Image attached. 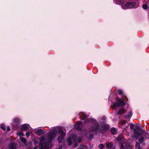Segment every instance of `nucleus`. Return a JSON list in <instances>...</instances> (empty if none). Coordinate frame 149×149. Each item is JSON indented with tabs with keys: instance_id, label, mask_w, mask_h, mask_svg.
Listing matches in <instances>:
<instances>
[{
	"instance_id": "obj_1",
	"label": "nucleus",
	"mask_w": 149,
	"mask_h": 149,
	"mask_svg": "<svg viewBox=\"0 0 149 149\" xmlns=\"http://www.w3.org/2000/svg\"><path fill=\"white\" fill-rule=\"evenodd\" d=\"M59 134L57 141L59 143H61L64 141V138L66 135V132L63 131L62 128L59 127H57L53 128L51 130L50 132L48 133V139H46L44 136L38 138L40 146V149H49L47 146L48 143L50 142L56 136L57 132Z\"/></svg>"
},
{
	"instance_id": "obj_2",
	"label": "nucleus",
	"mask_w": 149,
	"mask_h": 149,
	"mask_svg": "<svg viewBox=\"0 0 149 149\" xmlns=\"http://www.w3.org/2000/svg\"><path fill=\"white\" fill-rule=\"evenodd\" d=\"M85 122L86 123L89 122L93 123V125L91 129V131L95 132H103L104 129H107L108 128V126L105 125L102 127L103 129H101L99 127L97 122L95 120L91 118L87 119L85 120Z\"/></svg>"
},
{
	"instance_id": "obj_3",
	"label": "nucleus",
	"mask_w": 149,
	"mask_h": 149,
	"mask_svg": "<svg viewBox=\"0 0 149 149\" xmlns=\"http://www.w3.org/2000/svg\"><path fill=\"white\" fill-rule=\"evenodd\" d=\"M77 136L75 134L70 136L66 140L68 145H71L72 144H74V147H77V142H81L82 140V138L81 136H79L78 139H77Z\"/></svg>"
},
{
	"instance_id": "obj_4",
	"label": "nucleus",
	"mask_w": 149,
	"mask_h": 149,
	"mask_svg": "<svg viewBox=\"0 0 149 149\" xmlns=\"http://www.w3.org/2000/svg\"><path fill=\"white\" fill-rule=\"evenodd\" d=\"M130 128L131 130L133 129L134 134H132V137L134 139H137L139 136L145 133V131L139 127H136L134 128L133 125H130Z\"/></svg>"
},
{
	"instance_id": "obj_5",
	"label": "nucleus",
	"mask_w": 149,
	"mask_h": 149,
	"mask_svg": "<svg viewBox=\"0 0 149 149\" xmlns=\"http://www.w3.org/2000/svg\"><path fill=\"white\" fill-rule=\"evenodd\" d=\"M117 141L120 143V149H129L127 144V140L124 139L122 136H119L117 139Z\"/></svg>"
},
{
	"instance_id": "obj_6",
	"label": "nucleus",
	"mask_w": 149,
	"mask_h": 149,
	"mask_svg": "<svg viewBox=\"0 0 149 149\" xmlns=\"http://www.w3.org/2000/svg\"><path fill=\"white\" fill-rule=\"evenodd\" d=\"M136 5V3L134 1H130L125 3V1L121 5L123 9L131 8L134 7Z\"/></svg>"
},
{
	"instance_id": "obj_7",
	"label": "nucleus",
	"mask_w": 149,
	"mask_h": 149,
	"mask_svg": "<svg viewBox=\"0 0 149 149\" xmlns=\"http://www.w3.org/2000/svg\"><path fill=\"white\" fill-rule=\"evenodd\" d=\"M116 100L118 102L114 103L112 105V107L113 109H115L116 107H119L120 105L123 106L125 105V103L123 102V99H120L119 98L117 97L116 98Z\"/></svg>"
},
{
	"instance_id": "obj_8",
	"label": "nucleus",
	"mask_w": 149,
	"mask_h": 149,
	"mask_svg": "<svg viewBox=\"0 0 149 149\" xmlns=\"http://www.w3.org/2000/svg\"><path fill=\"white\" fill-rule=\"evenodd\" d=\"M83 131L82 132V131H80L81 133L84 135V136L87 137L89 139L91 140L92 139L93 137V134L91 133L90 132H88V133H86L87 132V131H86V130H81V131Z\"/></svg>"
},
{
	"instance_id": "obj_9",
	"label": "nucleus",
	"mask_w": 149,
	"mask_h": 149,
	"mask_svg": "<svg viewBox=\"0 0 149 149\" xmlns=\"http://www.w3.org/2000/svg\"><path fill=\"white\" fill-rule=\"evenodd\" d=\"M21 121L20 120L17 118H14L13 120L12 125L13 126L18 127Z\"/></svg>"
},
{
	"instance_id": "obj_10",
	"label": "nucleus",
	"mask_w": 149,
	"mask_h": 149,
	"mask_svg": "<svg viewBox=\"0 0 149 149\" xmlns=\"http://www.w3.org/2000/svg\"><path fill=\"white\" fill-rule=\"evenodd\" d=\"M31 128L30 125L27 124H24L22 125L21 129L24 131H26L27 130H31Z\"/></svg>"
},
{
	"instance_id": "obj_11",
	"label": "nucleus",
	"mask_w": 149,
	"mask_h": 149,
	"mask_svg": "<svg viewBox=\"0 0 149 149\" xmlns=\"http://www.w3.org/2000/svg\"><path fill=\"white\" fill-rule=\"evenodd\" d=\"M81 123L80 121H77L75 125L74 128L78 131H81L82 129L81 128ZM82 131L83 132V131L82 130Z\"/></svg>"
},
{
	"instance_id": "obj_12",
	"label": "nucleus",
	"mask_w": 149,
	"mask_h": 149,
	"mask_svg": "<svg viewBox=\"0 0 149 149\" xmlns=\"http://www.w3.org/2000/svg\"><path fill=\"white\" fill-rule=\"evenodd\" d=\"M33 131L35 132L38 135H40L43 134L44 133V131L43 130H42L40 129L39 128L34 129Z\"/></svg>"
},
{
	"instance_id": "obj_13",
	"label": "nucleus",
	"mask_w": 149,
	"mask_h": 149,
	"mask_svg": "<svg viewBox=\"0 0 149 149\" xmlns=\"http://www.w3.org/2000/svg\"><path fill=\"white\" fill-rule=\"evenodd\" d=\"M115 1L117 4L120 5L121 6L125 1L124 0H115Z\"/></svg>"
},
{
	"instance_id": "obj_14",
	"label": "nucleus",
	"mask_w": 149,
	"mask_h": 149,
	"mask_svg": "<svg viewBox=\"0 0 149 149\" xmlns=\"http://www.w3.org/2000/svg\"><path fill=\"white\" fill-rule=\"evenodd\" d=\"M16 146L15 145L14 143H12L11 144H10L8 146V148L7 149H15Z\"/></svg>"
},
{
	"instance_id": "obj_15",
	"label": "nucleus",
	"mask_w": 149,
	"mask_h": 149,
	"mask_svg": "<svg viewBox=\"0 0 149 149\" xmlns=\"http://www.w3.org/2000/svg\"><path fill=\"white\" fill-rule=\"evenodd\" d=\"M79 116L82 118V120L86 119L87 117V116L83 112L80 113Z\"/></svg>"
},
{
	"instance_id": "obj_16",
	"label": "nucleus",
	"mask_w": 149,
	"mask_h": 149,
	"mask_svg": "<svg viewBox=\"0 0 149 149\" xmlns=\"http://www.w3.org/2000/svg\"><path fill=\"white\" fill-rule=\"evenodd\" d=\"M19 139L21 142L23 143L24 144H26L27 141L25 138L23 137H19Z\"/></svg>"
},
{
	"instance_id": "obj_17",
	"label": "nucleus",
	"mask_w": 149,
	"mask_h": 149,
	"mask_svg": "<svg viewBox=\"0 0 149 149\" xmlns=\"http://www.w3.org/2000/svg\"><path fill=\"white\" fill-rule=\"evenodd\" d=\"M132 115V113L131 111H130L128 113V114L127 115H126L125 117V118L126 119H130V118L131 117Z\"/></svg>"
},
{
	"instance_id": "obj_18",
	"label": "nucleus",
	"mask_w": 149,
	"mask_h": 149,
	"mask_svg": "<svg viewBox=\"0 0 149 149\" xmlns=\"http://www.w3.org/2000/svg\"><path fill=\"white\" fill-rule=\"evenodd\" d=\"M144 138L143 136H141L139 138L138 141L141 143H143L144 141Z\"/></svg>"
},
{
	"instance_id": "obj_19",
	"label": "nucleus",
	"mask_w": 149,
	"mask_h": 149,
	"mask_svg": "<svg viewBox=\"0 0 149 149\" xmlns=\"http://www.w3.org/2000/svg\"><path fill=\"white\" fill-rule=\"evenodd\" d=\"M80 149L77 148V149H88V147L86 146L81 145L80 146Z\"/></svg>"
},
{
	"instance_id": "obj_20",
	"label": "nucleus",
	"mask_w": 149,
	"mask_h": 149,
	"mask_svg": "<svg viewBox=\"0 0 149 149\" xmlns=\"http://www.w3.org/2000/svg\"><path fill=\"white\" fill-rule=\"evenodd\" d=\"M126 122L125 120H123L121 122V125L122 126V128H123L125 129L126 127H127L128 126H129V125H128L127 126H126V127H123V126H124L126 124Z\"/></svg>"
},
{
	"instance_id": "obj_21",
	"label": "nucleus",
	"mask_w": 149,
	"mask_h": 149,
	"mask_svg": "<svg viewBox=\"0 0 149 149\" xmlns=\"http://www.w3.org/2000/svg\"><path fill=\"white\" fill-rule=\"evenodd\" d=\"M17 134L20 137H22V136H24V134L22 132H17Z\"/></svg>"
},
{
	"instance_id": "obj_22",
	"label": "nucleus",
	"mask_w": 149,
	"mask_h": 149,
	"mask_svg": "<svg viewBox=\"0 0 149 149\" xmlns=\"http://www.w3.org/2000/svg\"><path fill=\"white\" fill-rule=\"evenodd\" d=\"M106 146L108 148L111 149L112 147V145L111 143H108L106 144Z\"/></svg>"
},
{
	"instance_id": "obj_23",
	"label": "nucleus",
	"mask_w": 149,
	"mask_h": 149,
	"mask_svg": "<svg viewBox=\"0 0 149 149\" xmlns=\"http://www.w3.org/2000/svg\"><path fill=\"white\" fill-rule=\"evenodd\" d=\"M125 111L123 109H121L118 112V113L119 115H121L125 113Z\"/></svg>"
},
{
	"instance_id": "obj_24",
	"label": "nucleus",
	"mask_w": 149,
	"mask_h": 149,
	"mask_svg": "<svg viewBox=\"0 0 149 149\" xmlns=\"http://www.w3.org/2000/svg\"><path fill=\"white\" fill-rule=\"evenodd\" d=\"M148 4H147L146 3H144L142 7L144 9H147L148 8Z\"/></svg>"
},
{
	"instance_id": "obj_25",
	"label": "nucleus",
	"mask_w": 149,
	"mask_h": 149,
	"mask_svg": "<svg viewBox=\"0 0 149 149\" xmlns=\"http://www.w3.org/2000/svg\"><path fill=\"white\" fill-rule=\"evenodd\" d=\"M111 132L112 134H115L116 133V130L115 128H112L111 130Z\"/></svg>"
},
{
	"instance_id": "obj_26",
	"label": "nucleus",
	"mask_w": 149,
	"mask_h": 149,
	"mask_svg": "<svg viewBox=\"0 0 149 149\" xmlns=\"http://www.w3.org/2000/svg\"><path fill=\"white\" fill-rule=\"evenodd\" d=\"M99 148L100 149H104V147L102 144H100L99 146Z\"/></svg>"
},
{
	"instance_id": "obj_27",
	"label": "nucleus",
	"mask_w": 149,
	"mask_h": 149,
	"mask_svg": "<svg viewBox=\"0 0 149 149\" xmlns=\"http://www.w3.org/2000/svg\"><path fill=\"white\" fill-rule=\"evenodd\" d=\"M136 146L138 148V149H141L140 144L138 142H136Z\"/></svg>"
},
{
	"instance_id": "obj_28",
	"label": "nucleus",
	"mask_w": 149,
	"mask_h": 149,
	"mask_svg": "<svg viewBox=\"0 0 149 149\" xmlns=\"http://www.w3.org/2000/svg\"><path fill=\"white\" fill-rule=\"evenodd\" d=\"M33 141L35 145H36L38 143L37 139H35L33 140Z\"/></svg>"
},
{
	"instance_id": "obj_29",
	"label": "nucleus",
	"mask_w": 149,
	"mask_h": 149,
	"mask_svg": "<svg viewBox=\"0 0 149 149\" xmlns=\"http://www.w3.org/2000/svg\"><path fill=\"white\" fill-rule=\"evenodd\" d=\"M1 128L3 130H6V127L4 125L2 124L1 127Z\"/></svg>"
},
{
	"instance_id": "obj_30",
	"label": "nucleus",
	"mask_w": 149,
	"mask_h": 149,
	"mask_svg": "<svg viewBox=\"0 0 149 149\" xmlns=\"http://www.w3.org/2000/svg\"><path fill=\"white\" fill-rule=\"evenodd\" d=\"M118 93L120 95H123V92L121 90H119L118 91Z\"/></svg>"
},
{
	"instance_id": "obj_31",
	"label": "nucleus",
	"mask_w": 149,
	"mask_h": 149,
	"mask_svg": "<svg viewBox=\"0 0 149 149\" xmlns=\"http://www.w3.org/2000/svg\"><path fill=\"white\" fill-rule=\"evenodd\" d=\"M30 133L29 132H27L26 133V135L27 137H28L30 135Z\"/></svg>"
},
{
	"instance_id": "obj_32",
	"label": "nucleus",
	"mask_w": 149,
	"mask_h": 149,
	"mask_svg": "<svg viewBox=\"0 0 149 149\" xmlns=\"http://www.w3.org/2000/svg\"><path fill=\"white\" fill-rule=\"evenodd\" d=\"M10 130V129L9 127H8L7 128V131H9Z\"/></svg>"
},
{
	"instance_id": "obj_33",
	"label": "nucleus",
	"mask_w": 149,
	"mask_h": 149,
	"mask_svg": "<svg viewBox=\"0 0 149 149\" xmlns=\"http://www.w3.org/2000/svg\"><path fill=\"white\" fill-rule=\"evenodd\" d=\"M34 149H37V147H36L34 148Z\"/></svg>"
},
{
	"instance_id": "obj_34",
	"label": "nucleus",
	"mask_w": 149,
	"mask_h": 149,
	"mask_svg": "<svg viewBox=\"0 0 149 149\" xmlns=\"http://www.w3.org/2000/svg\"><path fill=\"white\" fill-rule=\"evenodd\" d=\"M112 149H115V148H112Z\"/></svg>"
}]
</instances>
